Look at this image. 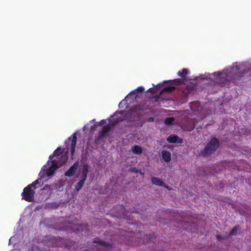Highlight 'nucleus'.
<instances>
[{
    "mask_svg": "<svg viewBox=\"0 0 251 251\" xmlns=\"http://www.w3.org/2000/svg\"><path fill=\"white\" fill-rule=\"evenodd\" d=\"M248 68L246 63L233 65L229 69L223 71V72H218L208 75V78L215 83L224 84L226 82L230 81L243 76Z\"/></svg>",
    "mask_w": 251,
    "mask_h": 251,
    "instance_id": "f257e3e1",
    "label": "nucleus"
},
{
    "mask_svg": "<svg viewBox=\"0 0 251 251\" xmlns=\"http://www.w3.org/2000/svg\"><path fill=\"white\" fill-rule=\"evenodd\" d=\"M61 151V149L58 148L54 151L53 155L50 156V161H48L47 164L43 167L40 173L41 177L52 176L55 170L67 161V156L66 155L61 156L60 158L58 157Z\"/></svg>",
    "mask_w": 251,
    "mask_h": 251,
    "instance_id": "f03ea898",
    "label": "nucleus"
},
{
    "mask_svg": "<svg viewBox=\"0 0 251 251\" xmlns=\"http://www.w3.org/2000/svg\"><path fill=\"white\" fill-rule=\"evenodd\" d=\"M78 167H79L78 171V176H80L81 180L75 185V188L77 192L79 191L84 184L88 171V165L83 163L79 164V162L77 161L65 173L66 176H72Z\"/></svg>",
    "mask_w": 251,
    "mask_h": 251,
    "instance_id": "7ed1b4c3",
    "label": "nucleus"
},
{
    "mask_svg": "<svg viewBox=\"0 0 251 251\" xmlns=\"http://www.w3.org/2000/svg\"><path fill=\"white\" fill-rule=\"evenodd\" d=\"M41 179H37L33 183L28 185L25 188L22 194V199L25 201L31 202L33 200L34 195L35 193V189H36L35 185L40 183Z\"/></svg>",
    "mask_w": 251,
    "mask_h": 251,
    "instance_id": "20e7f679",
    "label": "nucleus"
},
{
    "mask_svg": "<svg viewBox=\"0 0 251 251\" xmlns=\"http://www.w3.org/2000/svg\"><path fill=\"white\" fill-rule=\"evenodd\" d=\"M219 147V142L216 138H213L207 145L204 149L206 154H209L216 150Z\"/></svg>",
    "mask_w": 251,
    "mask_h": 251,
    "instance_id": "39448f33",
    "label": "nucleus"
},
{
    "mask_svg": "<svg viewBox=\"0 0 251 251\" xmlns=\"http://www.w3.org/2000/svg\"><path fill=\"white\" fill-rule=\"evenodd\" d=\"M125 116L126 114L124 112H116L111 117V120L112 121L115 122V123H117L119 121L125 120L126 118Z\"/></svg>",
    "mask_w": 251,
    "mask_h": 251,
    "instance_id": "423d86ee",
    "label": "nucleus"
},
{
    "mask_svg": "<svg viewBox=\"0 0 251 251\" xmlns=\"http://www.w3.org/2000/svg\"><path fill=\"white\" fill-rule=\"evenodd\" d=\"M179 82H180V80L178 79L174 80L172 82V83L171 85L163 88V89L161 91V93H162L164 92H165V91H167V92L172 91V90H173L174 89H175L176 88L175 86L177 85L179 83Z\"/></svg>",
    "mask_w": 251,
    "mask_h": 251,
    "instance_id": "0eeeda50",
    "label": "nucleus"
},
{
    "mask_svg": "<svg viewBox=\"0 0 251 251\" xmlns=\"http://www.w3.org/2000/svg\"><path fill=\"white\" fill-rule=\"evenodd\" d=\"M69 140L71 141V152L73 156L75 151V148L76 143V136L75 134H74L72 137L69 138Z\"/></svg>",
    "mask_w": 251,
    "mask_h": 251,
    "instance_id": "6e6552de",
    "label": "nucleus"
},
{
    "mask_svg": "<svg viewBox=\"0 0 251 251\" xmlns=\"http://www.w3.org/2000/svg\"><path fill=\"white\" fill-rule=\"evenodd\" d=\"M162 157L166 162H169L171 159V154L170 151L163 150L161 151Z\"/></svg>",
    "mask_w": 251,
    "mask_h": 251,
    "instance_id": "1a4fd4ad",
    "label": "nucleus"
},
{
    "mask_svg": "<svg viewBox=\"0 0 251 251\" xmlns=\"http://www.w3.org/2000/svg\"><path fill=\"white\" fill-rule=\"evenodd\" d=\"M167 141L170 143H181L182 141L179 139L177 136L171 135L167 138Z\"/></svg>",
    "mask_w": 251,
    "mask_h": 251,
    "instance_id": "9d476101",
    "label": "nucleus"
},
{
    "mask_svg": "<svg viewBox=\"0 0 251 251\" xmlns=\"http://www.w3.org/2000/svg\"><path fill=\"white\" fill-rule=\"evenodd\" d=\"M151 182L154 185L160 186H165L164 182L158 177H153L151 178Z\"/></svg>",
    "mask_w": 251,
    "mask_h": 251,
    "instance_id": "9b49d317",
    "label": "nucleus"
},
{
    "mask_svg": "<svg viewBox=\"0 0 251 251\" xmlns=\"http://www.w3.org/2000/svg\"><path fill=\"white\" fill-rule=\"evenodd\" d=\"M131 150L133 153L136 154H141L143 152L142 148L139 146H134Z\"/></svg>",
    "mask_w": 251,
    "mask_h": 251,
    "instance_id": "f8f14e48",
    "label": "nucleus"
},
{
    "mask_svg": "<svg viewBox=\"0 0 251 251\" xmlns=\"http://www.w3.org/2000/svg\"><path fill=\"white\" fill-rule=\"evenodd\" d=\"M188 72V71L187 69H183L182 71V72H178V75L181 77H184L185 75H186Z\"/></svg>",
    "mask_w": 251,
    "mask_h": 251,
    "instance_id": "ddd939ff",
    "label": "nucleus"
},
{
    "mask_svg": "<svg viewBox=\"0 0 251 251\" xmlns=\"http://www.w3.org/2000/svg\"><path fill=\"white\" fill-rule=\"evenodd\" d=\"M174 119L173 118L170 117L167 118L165 121V123L166 125H171L173 123V122L174 121Z\"/></svg>",
    "mask_w": 251,
    "mask_h": 251,
    "instance_id": "4468645a",
    "label": "nucleus"
},
{
    "mask_svg": "<svg viewBox=\"0 0 251 251\" xmlns=\"http://www.w3.org/2000/svg\"><path fill=\"white\" fill-rule=\"evenodd\" d=\"M109 129V126H107L106 127H104L103 128V129L102 131L101 136H104V134H105V133H106Z\"/></svg>",
    "mask_w": 251,
    "mask_h": 251,
    "instance_id": "2eb2a0df",
    "label": "nucleus"
},
{
    "mask_svg": "<svg viewBox=\"0 0 251 251\" xmlns=\"http://www.w3.org/2000/svg\"><path fill=\"white\" fill-rule=\"evenodd\" d=\"M239 228H240L239 227H235L233 228L231 231V234L232 235H234L235 233L237 232V230H239Z\"/></svg>",
    "mask_w": 251,
    "mask_h": 251,
    "instance_id": "dca6fc26",
    "label": "nucleus"
},
{
    "mask_svg": "<svg viewBox=\"0 0 251 251\" xmlns=\"http://www.w3.org/2000/svg\"><path fill=\"white\" fill-rule=\"evenodd\" d=\"M127 96L125 98V100H123L122 101H121L120 103H119V106L120 107H123V105L125 104V102H126V99L127 98Z\"/></svg>",
    "mask_w": 251,
    "mask_h": 251,
    "instance_id": "f3484780",
    "label": "nucleus"
},
{
    "mask_svg": "<svg viewBox=\"0 0 251 251\" xmlns=\"http://www.w3.org/2000/svg\"><path fill=\"white\" fill-rule=\"evenodd\" d=\"M144 87H141H141H138V88H137V90H138V91H140V92H142V91H144Z\"/></svg>",
    "mask_w": 251,
    "mask_h": 251,
    "instance_id": "a211bd4d",
    "label": "nucleus"
},
{
    "mask_svg": "<svg viewBox=\"0 0 251 251\" xmlns=\"http://www.w3.org/2000/svg\"><path fill=\"white\" fill-rule=\"evenodd\" d=\"M15 239V236L11 237V238L9 239V244L11 243L12 240H14Z\"/></svg>",
    "mask_w": 251,
    "mask_h": 251,
    "instance_id": "6ab92c4d",
    "label": "nucleus"
},
{
    "mask_svg": "<svg viewBox=\"0 0 251 251\" xmlns=\"http://www.w3.org/2000/svg\"><path fill=\"white\" fill-rule=\"evenodd\" d=\"M50 188L49 186L47 185V186H45V187H44L43 189H44V190H47V189H48V188Z\"/></svg>",
    "mask_w": 251,
    "mask_h": 251,
    "instance_id": "aec40b11",
    "label": "nucleus"
},
{
    "mask_svg": "<svg viewBox=\"0 0 251 251\" xmlns=\"http://www.w3.org/2000/svg\"><path fill=\"white\" fill-rule=\"evenodd\" d=\"M165 188H166L167 189L170 190H171V189L168 186H166L165 184V186H164Z\"/></svg>",
    "mask_w": 251,
    "mask_h": 251,
    "instance_id": "412c9836",
    "label": "nucleus"
},
{
    "mask_svg": "<svg viewBox=\"0 0 251 251\" xmlns=\"http://www.w3.org/2000/svg\"><path fill=\"white\" fill-rule=\"evenodd\" d=\"M100 124H101V125H102V124H103L106 123V122H105V121H104V120H102V121H100Z\"/></svg>",
    "mask_w": 251,
    "mask_h": 251,
    "instance_id": "4be33fe9",
    "label": "nucleus"
},
{
    "mask_svg": "<svg viewBox=\"0 0 251 251\" xmlns=\"http://www.w3.org/2000/svg\"><path fill=\"white\" fill-rule=\"evenodd\" d=\"M195 104H197V103H193V105L192 106V108H193V107H194V105H195Z\"/></svg>",
    "mask_w": 251,
    "mask_h": 251,
    "instance_id": "5701e85b",
    "label": "nucleus"
}]
</instances>
